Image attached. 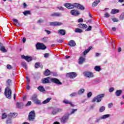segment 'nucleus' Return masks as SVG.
Returning a JSON list of instances; mask_svg holds the SVG:
<instances>
[{
    "instance_id": "f257e3e1",
    "label": "nucleus",
    "mask_w": 124,
    "mask_h": 124,
    "mask_svg": "<svg viewBox=\"0 0 124 124\" xmlns=\"http://www.w3.org/2000/svg\"><path fill=\"white\" fill-rule=\"evenodd\" d=\"M64 6L68 9H74V8H77V9H80V10H85V7L83 5L77 3H74L73 4L71 3H66L64 5Z\"/></svg>"
},
{
    "instance_id": "f03ea898",
    "label": "nucleus",
    "mask_w": 124,
    "mask_h": 124,
    "mask_svg": "<svg viewBox=\"0 0 124 124\" xmlns=\"http://www.w3.org/2000/svg\"><path fill=\"white\" fill-rule=\"evenodd\" d=\"M18 114L15 113H10L9 114L7 115L5 113H3L2 114V120H4V119H10V118H16Z\"/></svg>"
},
{
    "instance_id": "7ed1b4c3",
    "label": "nucleus",
    "mask_w": 124,
    "mask_h": 124,
    "mask_svg": "<svg viewBox=\"0 0 124 124\" xmlns=\"http://www.w3.org/2000/svg\"><path fill=\"white\" fill-rule=\"evenodd\" d=\"M4 93L6 98H8V99H11L12 91H11V89L8 87V86L5 89Z\"/></svg>"
},
{
    "instance_id": "20e7f679",
    "label": "nucleus",
    "mask_w": 124,
    "mask_h": 124,
    "mask_svg": "<svg viewBox=\"0 0 124 124\" xmlns=\"http://www.w3.org/2000/svg\"><path fill=\"white\" fill-rule=\"evenodd\" d=\"M104 94H100L95 97L92 101V102H95V101L98 103L102 100V98L104 97Z\"/></svg>"
},
{
    "instance_id": "39448f33",
    "label": "nucleus",
    "mask_w": 124,
    "mask_h": 124,
    "mask_svg": "<svg viewBox=\"0 0 124 124\" xmlns=\"http://www.w3.org/2000/svg\"><path fill=\"white\" fill-rule=\"evenodd\" d=\"M36 48L37 50H45L46 47L42 43H37L36 45Z\"/></svg>"
},
{
    "instance_id": "423d86ee",
    "label": "nucleus",
    "mask_w": 124,
    "mask_h": 124,
    "mask_svg": "<svg viewBox=\"0 0 124 124\" xmlns=\"http://www.w3.org/2000/svg\"><path fill=\"white\" fill-rule=\"evenodd\" d=\"M28 118L29 121H34V119H35V112L34 110H32L29 113Z\"/></svg>"
},
{
    "instance_id": "0eeeda50",
    "label": "nucleus",
    "mask_w": 124,
    "mask_h": 124,
    "mask_svg": "<svg viewBox=\"0 0 124 124\" xmlns=\"http://www.w3.org/2000/svg\"><path fill=\"white\" fill-rule=\"evenodd\" d=\"M77 73L76 72L68 73L66 74V77H68V78H70L71 79H74V78H76V77H77Z\"/></svg>"
},
{
    "instance_id": "6e6552de",
    "label": "nucleus",
    "mask_w": 124,
    "mask_h": 124,
    "mask_svg": "<svg viewBox=\"0 0 124 124\" xmlns=\"http://www.w3.org/2000/svg\"><path fill=\"white\" fill-rule=\"evenodd\" d=\"M69 114H65L63 116L61 119V122L62 124H65L67 121H68V119H69Z\"/></svg>"
},
{
    "instance_id": "1a4fd4ad",
    "label": "nucleus",
    "mask_w": 124,
    "mask_h": 124,
    "mask_svg": "<svg viewBox=\"0 0 124 124\" xmlns=\"http://www.w3.org/2000/svg\"><path fill=\"white\" fill-rule=\"evenodd\" d=\"M83 75L87 78H93L94 77L93 74L91 72L85 71L83 73Z\"/></svg>"
},
{
    "instance_id": "9d476101",
    "label": "nucleus",
    "mask_w": 124,
    "mask_h": 124,
    "mask_svg": "<svg viewBox=\"0 0 124 124\" xmlns=\"http://www.w3.org/2000/svg\"><path fill=\"white\" fill-rule=\"evenodd\" d=\"M50 81L52 83H54L55 84H57V85H62V83L60 81V80L57 78H50Z\"/></svg>"
},
{
    "instance_id": "9b49d317",
    "label": "nucleus",
    "mask_w": 124,
    "mask_h": 124,
    "mask_svg": "<svg viewBox=\"0 0 124 124\" xmlns=\"http://www.w3.org/2000/svg\"><path fill=\"white\" fill-rule=\"evenodd\" d=\"M61 112H62V108H54L52 110L51 114L52 115H57L58 113H61Z\"/></svg>"
},
{
    "instance_id": "f8f14e48",
    "label": "nucleus",
    "mask_w": 124,
    "mask_h": 124,
    "mask_svg": "<svg viewBox=\"0 0 124 124\" xmlns=\"http://www.w3.org/2000/svg\"><path fill=\"white\" fill-rule=\"evenodd\" d=\"M50 26H53V27H56L57 26H62V23L55 21V22H50L49 23Z\"/></svg>"
},
{
    "instance_id": "ddd939ff",
    "label": "nucleus",
    "mask_w": 124,
    "mask_h": 124,
    "mask_svg": "<svg viewBox=\"0 0 124 124\" xmlns=\"http://www.w3.org/2000/svg\"><path fill=\"white\" fill-rule=\"evenodd\" d=\"M21 58L23 60H25V61H26V62H31V61H32V58H31V57L22 55L21 56Z\"/></svg>"
},
{
    "instance_id": "4468645a",
    "label": "nucleus",
    "mask_w": 124,
    "mask_h": 124,
    "mask_svg": "<svg viewBox=\"0 0 124 124\" xmlns=\"http://www.w3.org/2000/svg\"><path fill=\"white\" fill-rule=\"evenodd\" d=\"M50 77H47L46 78H43L42 80V82L43 84H49L50 83Z\"/></svg>"
},
{
    "instance_id": "2eb2a0df",
    "label": "nucleus",
    "mask_w": 124,
    "mask_h": 124,
    "mask_svg": "<svg viewBox=\"0 0 124 124\" xmlns=\"http://www.w3.org/2000/svg\"><path fill=\"white\" fill-rule=\"evenodd\" d=\"M51 17H62V13H53L50 15Z\"/></svg>"
},
{
    "instance_id": "dca6fc26",
    "label": "nucleus",
    "mask_w": 124,
    "mask_h": 124,
    "mask_svg": "<svg viewBox=\"0 0 124 124\" xmlns=\"http://www.w3.org/2000/svg\"><path fill=\"white\" fill-rule=\"evenodd\" d=\"M68 45H69V46H70L71 47H74V46H76V43H75V41H74V40H71L69 42Z\"/></svg>"
},
{
    "instance_id": "f3484780",
    "label": "nucleus",
    "mask_w": 124,
    "mask_h": 124,
    "mask_svg": "<svg viewBox=\"0 0 124 124\" xmlns=\"http://www.w3.org/2000/svg\"><path fill=\"white\" fill-rule=\"evenodd\" d=\"M70 13L71 15H74V16H77V15H79L80 14V13H79V12L77 11L76 10H71Z\"/></svg>"
},
{
    "instance_id": "a211bd4d",
    "label": "nucleus",
    "mask_w": 124,
    "mask_h": 124,
    "mask_svg": "<svg viewBox=\"0 0 124 124\" xmlns=\"http://www.w3.org/2000/svg\"><path fill=\"white\" fill-rule=\"evenodd\" d=\"M78 27L79 29H87V28H88V25H87V24L79 23L78 25Z\"/></svg>"
},
{
    "instance_id": "6ab92c4d",
    "label": "nucleus",
    "mask_w": 124,
    "mask_h": 124,
    "mask_svg": "<svg viewBox=\"0 0 124 124\" xmlns=\"http://www.w3.org/2000/svg\"><path fill=\"white\" fill-rule=\"evenodd\" d=\"M63 103H64L65 104H69L70 105V106H71L72 107H74V104H73L72 103V102H71V101H69L67 100H65L64 101H63Z\"/></svg>"
},
{
    "instance_id": "aec40b11",
    "label": "nucleus",
    "mask_w": 124,
    "mask_h": 124,
    "mask_svg": "<svg viewBox=\"0 0 124 124\" xmlns=\"http://www.w3.org/2000/svg\"><path fill=\"white\" fill-rule=\"evenodd\" d=\"M58 32L59 34L61 35H65V30L63 29H61L58 31Z\"/></svg>"
},
{
    "instance_id": "412c9836",
    "label": "nucleus",
    "mask_w": 124,
    "mask_h": 124,
    "mask_svg": "<svg viewBox=\"0 0 124 124\" xmlns=\"http://www.w3.org/2000/svg\"><path fill=\"white\" fill-rule=\"evenodd\" d=\"M86 59H85V58L83 57H80L79 59H78V64H82V63L84 62V61Z\"/></svg>"
},
{
    "instance_id": "4be33fe9",
    "label": "nucleus",
    "mask_w": 124,
    "mask_h": 124,
    "mask_svg": "<svg viewBox=\"0 0 124 124\" xmlns=\"http://www.w3.org/2000/svg\"><path fill=\"white\" fill-rule=\"evenodd\" d=\"M100 2V0H95L92 4L93 7H95V6H97L98 3Z\"/></svg>"
},
{
    "instance_id": "5701e85b",
    "label": "nucleus",
    "mask_w": 124,
    "mask_h": 124,
    "mask_svg": "<svg viewBox=\"0 0 124 124\" xmlns=\"http://www.w3.org/2000/svg\"><path fill=\"white\" fill-rule=\"evenodd\" d=\"M38 99L37 94L35 93L33 94L31 97V100L33 101V102H35Z\"/></svg>"
},
{
    "instance_id": "b1692460",
    "label": "nucleus",
    "mask_w": 124,
    "mask_h": 124,
    "mask_svg": "<svg viewBox=\"0 0 124 124\" xmlns=\"http://www.w3.org/2000/svg\"><path fill=\"white\" fill-rule=\"evenodd\" d=\"M123 93L122 90H117L115 92V95L116 96H121V94Z\"/></svg>"
},
{
    "instance_id": "393cba45",
    "label": "nucleus",
    "mask_w": 124,
    "mask_h": 124,
    "mask_svg": "<svg viewBox=\"0 0 124 124\" xmlns=\"http://www.w3.org/2000/svg\"><path fill=\"white\" fill-rule=\"evenodd\" d=\"M50 100H52L51 97H49L46 99V100H44L42 102V104H47V103H48V102H50Z\"/></svg>"
},
{
    "instance_id": "a878e982",
    "label": "nucleus",
    "mask_w": 124,
    "mask_h": 124,
    "mask_svg": "<svg viewBox=\"0 0 124 124\" xmlns=\"http://www.w3.org/2000/svg\"><path fill=\"white\" fill-rule=\"evenodd\" d=\"M37 89L38 91H39L41 93H44V92H45V88H44V87L42 86H39V87H38Z\"/></svg>"
},
{
    "instance_id": "bb28decb",
    "label": "nucleus",
    "mask_w": 124,
    "mask_h": 124,
    "mask_svg": "<svg viewBox=\"0 0 124 124\" xmlns=\"http://www.w3.org/2000/svg\"><path fill=\"white\" fill-rule=\"evenodd\" d=\"M92 48H93V46H90L87 49H86L84 52H83V55L84 56H86L88 54L90 51L92 49Z\"/></svg>"
},
{
    "instance_id": "cd10ccee",
    "label": "nucleus",
    "mask_w": 124,
    "mask_h": 124,
    "mask_svg": "<svg viewBox=\"0 0 124 124\" xmlns=\"http://www.w3.org/2000/svg\"><path fill=\"white\" fill-rule=\"evenodd\" d=\"M44 75H45V76H49V75H51L50 70L49 69L46 70L44 73Z\"/></svg>"
},
{
    "instance_id": "c85d7f7f",
    "label": "nucleus",
    "mask_w": 124,
    "mask_h": 124,
    "mask_svg": "<svg viewBox=\"0 0 124 124\" xmlns=\"http://www.w3.org/2000/svg\"><path fill=\"white\" fill-rule=\"evenodd\" d=\"M85 93V89H80L78 92V95H81L82 93Z\"/></svg>"
},
{
    "instance_id": "c756f323",
    "label": "nucleus",
    "mask_w": 124,
    "mask_h": 124,
    "mask_svg": "<svg viewBox=\"0 0 124 124\" xmlns=\"http://www.w3.org/2000/svg\"><path fill=\"white\" fill-rule=\"evenodd\" d=\"M13 22L16 23V27H21V24H20V23H19V22H18V20L17 19L13 18Z\"/></svg>"
},
{
    "instance_id": "7c9ffc66",
    "label": "nucleus",
    "mask_w": 124,
    "mask_h": 124,
    "mask_svg": "<svg viewBox=\"0 0 124 124\" xmlns=\"http://www.w3.org/2000/svg\"><path fill=\"white\" fill-rule=\"evenodd\" d=\"M24 106V104L22 102H17L16 103L17 108H22Z\"/></svg>"
},
{
    "instance_id": "2f4dec72",
    "label": "nucleus",
    "mask_w": 124,
    "mask_h": 124,
    "mask_svg": "<svg viewBox=\"0 0 124 124\" xmlns=\"http://www.w3.org/2000/svg\"><path fill=\"white\" fill-rule=\"evenodd\" d=\"M119 12H120V10L118 9H114L111 10V14H116V13H119Z\"/></svg>"
},
{
    "instance_id": "473e14b6",
    "label": "nucleus",
    "mask_w": 124,
    "mask_h": 124,
    "mask_svg": "<svg viewBox=\"0 0 124 124\" xmlns=\"http://www.w3.org/2000/svg\"><path fill=\"white\" fill-rule=\"evenodd\" d=\"M110 117V114H105L101 117L102 120H105L108 119Z\"/></svg>"
},
{
    "instance_id": "72a5a7b5",
    "label": "nucleus",
    "mask_w": 124,
    "mask_h": 124,
    "mask_svg": "<svg viewBox=\"0 0 124 124\" xmlns=\"http://www.w3.org/2000/svg\"><path fill=\"white\" fill-rule=\"evenodd\" d=\"M15 118H7L6 124H12V120L11 119H14Z\"/></svg>"
},
{
    "instance_id": "f704fd0d",
    "label": "nucleus",
    "mask_w": 124,
    "mask_h": 124,
    "mask_svg": "<svg viewBox=\"0 0 124 124\" xmlns=\"http://www.w3.org/2000/svg\"><path fill=\"white\" fill-rule=\"evenodd\" d=\"M36 105H41V101L39 100V99L36 100L34 102H33Z\"/></svg>"
},
{
    "instance_id": "c9c22d12",
    "label": "nucleus",
    "mask_w": 124,
    "mask_h": 124,
    "mask_svg": "<svg viewBox=\"0 0 124 124\" xmlns=\"http://www.w3.org/2000/svg\"><path fill=\"white\" fill-rule=\"evenodd\" d=\"M75 32L78 33H82V32H83V30L81 29H80L79 28H76L75 29Z\"/></svg>"
},
{
    "instance_id": "e433bc0d",
    "label": "nucleus",
    "mask_w": 124,
    "mask_h": 124,
    "mask_svg": "<svg viewBox=\"0 0 124 124\" xmlns=\"http://www.w3.org/2000/svg\"><path fill=\"white\" fill-rule=\"evenodd\" d=\"M94 69L95 71H97L98 72H99L101 70V68L99 66H95Z\"/></svg>"
},
{
    "instance_id": "4c0bfd02",
    "label": "nucleus",
    "mask_w": 124,
    "mask_h": 124,
    "mask_svg": "<svg viewBox=\"0 0 124 124\" xmlns=\"http://www.w3.org/2000/svg\"><path fill=\"white\" fill-rule=\"evenodd\" d=\"M105 110V107L102 106L99 108V112H100V113H102V112H104Z\"/></svg>"
},
{
    "instance_id": "58836bf2",
    "label": "nucleus",
    "mask_w": 124,
    "mask_h": 124,
    "mask_svg": "<svg viewBox=\"0 0 124 124\" xmlns=\"http://www.w3.org/2000/svg\"><path fill=\"white\" fill-rule=\"evenodd\" d=\"M0 50L1 51H2V52H3V53H6V52H7V50H6V49H5V48L3 46H1L0 47Z\"/></svg>"
},
{
    "instance_id": "ea45409f",
    "label": "nucleus",
    "mask_w": 124,
    "mask_h": 124,
    "mask_svg": "<svg viewBox=\"0 0 124 124\" xmlns=\"http://www.w3.org/2000/svg\"><path fill=\"white\" fill-rule=\"evenodd\" d=\"M23 14H24V15H25V16H27V15H29L31 14V11H25L23 12Z\"/></svg>"
},
{
    "instance_id": "a19ab883",
    "label": "nucleus",
    "mask_w": 124,
    "mask_h": 124,
    "mask_svg": "<svg viewBox=\"0 0 124 124\" xmlns=\"http://www.w3.org/2000/svg\"><path fill=\"white\" fill-rule=\"evenodd\" d=\"M120 20H121L123 21V20H124V13H122L121 15H120L119 17Z\"/></svg>"
},
{
    "instance_id": "79ce46f5",
    "label": "nucleus",
    "mask_w": 124,
    "mask_h": 124,
    "mask_svg": "<svg viewBox=\"0 0 124 124\" xmlns=\"http://www.w3.org/2000/svg\"><path fill=\"white\" fill-rule=\"evenodd\" d=\"M77 95H78V93L76 92L70 94V96H71V97H73V96H77Z\"/></svg>"
},
{
    "instance_id": "37998d69",
    "label": "nucleus",
    "mask_w": 124,
    "mask_h": 124,
    "mask_svg": "<svg viewBox=\"0 0 124 124\" xmlns=\"http://www.w3.org/2000/svg\"><path fill=\"white\" fill-rule=\"evenodd\" d=\"M21 65L23 67H25V69H27V63L26 62H21Z\"/></svg>"
},
{
    "instance_id": "c03bdc74",
    "label": "nucleus",
    "mask_w": 124,
    "mask_h": 124,
    "mask_svg": "<svg viewBox=\"0 0 124 124\" xmlns=\"http://www.w3.org/2000/svg\"><path fill=\"white\" fill-rule=\"evenodd\" d=\"M7 85L8 87H9L11 85V80L10 79H8L7 81Z\"/></svg>"
},
{
    "instance_id": "a18cd8bd",
    "label": "nucleus",
    "mask_w": 124,
    "mask_h": 124,
    "mask_svg": "<svg viewBox=\"0 0 124 124\" xmlns=\"http://www.w3.org/2000/svg\"><path fill=\"white\" fill-rule=\"evenodd\" d=\"M92 95H93V93H92V92H89L87 93V97H88V98L91 97Z\"/></svg>"
},
{
    "instance_id": "49530a36",
    "label": "nucleus",
    "mask_w": 124,
    "mask_h": 124,
    "mask_svg": "<svg viewBox=\"0 0 124 124\" xmlns=\"http://www.w3.org/2000/svg\"><path fill=\"white\" fill-rule=\"evenodd\" d=\"M92 26H89L88 28L86 30H85V31H92Z\"/></svg>"
},
{
    "instance_id": "de8ad7c7",
    "label": "nucleus",
    "mask_w": 124,
    "mask_h": 124,
    "mask_svg": "<svg viewBox=\"0 0 124 124\" xmlns=\"http://www.w3.org/2000/svg\"><path fill=\"white\" fill-rule=\"evenodd\" d=\"M31 101H28L25 106L27 107L28 106H31Z\"/></svg>"
},
{
    "instance_id": "09e8293b",
    "label": "nucleus",
    "mask_w": 124,
    "mask_h": 124,
    "mask_svg": "<svg viewBox=\"0 0 124 124\" xmlns=\"http://www.w3.org/2000/svg\"><path fill=\"white\" fill-rule=\"evenodd\" d=\"M114 91H115V89L113 87H111L109 89V93H113Z\"/></svg>"
},
{
    "instance_id": "8fccbe9b",
    "label": "nucleus",
    "mask_w": 124,
    "mask_h": 124,
    "mask_svg": "<svg viewBox=\"0 0 124 124\" xmlns=\"http://www.w3.org/2000/svg\"><path fill=\"white\" fill-rule=\"evenodd\" d=\"M77 111V109H73L71 112V115L74 114L75 112H76Z\"/></svg>"
},
{
    "instance_id": "3c124183",
    "label": "nucleus",
    "mask_w": 124,
    "mask_h": 124,
    "mask_svg": "<svg viewBox=\"0 0 124 124\" xmlns=\"http://www.w3.org/2000/svg\"><path fill=\"white\" fill-rule=\"evenodd\" d=\"M48 39L47 37H46V38H43L42 39V41H43L44 42H47V40Z\"/></svg>"
},
{
    "instance_id": "603ef678",
    "label": "nucleus",
    "mask_w": 124,
    "mask_h": 124,
    "mask_svg": "<svg viewBox=\"0 0 124 124\" xmlns=\"http://www.w3.org/2000/svg\"><path fill=\"white\" fill-rule=\"evenodd\" d=\"M105 17H106V18H109V17H110V15H109V14L108 13H106L105 14Z\"/></svg>"
},
{
    "instance_id": "864d4df0",
    "label": "nucleus",
    "mask_w": 124,
    "mask_h": 124,
    "mask_svg": "<svg viewBox=\"0 0 124 124\" xmlns=\"http://www.w3.org/2000/svg\"><path fill=\"white\" fill-rule=\"evenodd\" d=\"M49 56H50V54L49 53H45V54H44L45 58H48Z\"/></svg>"
},
{
    "instance_id": "5fc2aeb1",
    "label": "nucleus",
    "mask_w": 124,
    "mask_h": 124,
    "mask_svg": "<svg viewBox=\"0 0 124 124\" xmlns=\"http://www.w3.org/2000/svg\"><path fill=\"white\" fill-rule=\"evenodd\" d=\"M45 31L46 32L47 34H51V31H48V30H45Z\"/></svg>"
},
{
    "instance_id": "6e6d98bb",
    "label": "nucleus",
    "mask_w": 124,
    "mask_h": 124,
    "mask_svg": "<svg viewBox=\"0 0 124 124\" xmlns=\"http://www.w3.org/2000/svg\"><path fill=\"white\" fill-rule=\"evenodd\" d=\"M58 9H59V10H62V11H63L64 10L63 7H58Z\"/></svg>"
},
{
    "instance_id": "4d7b16f0",
    "label": "nucleus",
    "mask_w": 124,
    "mask_h": 124,
    "mask_svg": "<svg viewBox=\"0 0 124 124\" xmlns=\"http://www.w3.org/2000/svg\"><path fill=\"white\" fill-rule=\"evenodd\" d=\"M100 120H102L101 117H100L99 118H97L95 121V123H99V122L100 121Z\"/></svg>"
},
{
    "instance_id": "13d9d810",
    "label": "nucleus",
    "mask_w": 124,
    "mask_h": 124,
    "mask_svg": "<svg viewBox=\"0 0 124 124\" xmlns=\"http://www.w3.org/2000/svg\"><path fill=\"white\" fill-rule=\"evenodd\" d=\"M35 67L36 68H38L39 67V64H38V63H35Z\"/></svg>"
},
{
    "instance_id": "bf43d9fd",
    "label": "nucleus",
    "mask_w": 124,
    "mask_h": 124,
    "mask_svg": "<svg viewBox=\"0 0 124 124\" xmlns=\"http://www.w3.org/2000/svg\"><path fill=\"white\" fill-rule=\"evenodd\" d=\"M26 78L27 79V83L28 84H29L30 82V78H29V77H26Z\"/></svg>"
},
{
    "instance_id": "052dcab7",
    "label": "nucleus",
    "mask_w": 124,
    "mask_h": 124,
    "mask_svg": "<svg viewBox=\"0 0 124 124\" xmlns=\"http://www.w3.org/2000/svg\"><path fill=\"white\" fill-rule=\"evenodd\" d=\"M83 18H79L78 20V23H83Z\"/></svg>"
},
{
    "instance_id": "680f3d73",
    "label": "nucleus",
    "mask_w": 124,
    "mask_h": 124,
    "mask_svg": "<svg viewBox=\"0 0 124 124\" xmlns=\"http://www.w3.org/2000/svg\"><path fill=\"white\" fill-rule=\"evenodd\" d=\"M112 106H113V103H110L108 104V108H111L112 107Z\"/></svg>"
},
{
    "instance_id": "e2e57ef3",
    "label": "nucleus",
    "mask_w": 124,
    "mask_h": 124,
    "mask_svg": "<svg viewBox=\"0 0 124 124\" xmlns=\"http://www.w3.org/2000/svg\"><path fill=\"white\" fill-rule=\"evenodd\" d=\"M7 68L8 69H11V68H12V66H11V65L8 64L7 65Z\"/></svg>"
},
{
    "instance_id": "0e129e2a",
    "label": "nucleus",
    "mask_w": 124,
    "mask_h": 124,
    "mask_svg": "<svg viewBox=\"0 0 124 124\" xmlns=\"http://www.w3.org/2000/svg\"><path fill=\"white\" fill-rule=\"evenodd\" d=\"M113 22H119V20L117 18H113L112 19Z\"/></svg>"
},
{
    "instance_id": "69168bd1",
    "label": "nucleus",
    "mask_w": 124,
    "mask_h": 124,
    "mask_svg": "<svg viewBox=\"0 0 124 124\" xmlns=\"http://www.w3.org/2000/svg\"><path fill=\"white\" fill-rule=\"evenodd\" d=\"M27 39H26V37H24L22 39V42H23V43H25V42H26V40Z\"/></svg>"
},
{
    "instance_id": "338daca9",
    "label": "nucleus",
    "mask_w": 124,
    "mask_h": 124,
    "mask_svg": "<svg viewBox=\"0 0 124 124\" xmlns=\"http://www.w3.org/2000/svg\"><path fill=\"white\" fill-rule=\"evenodd\" d=\"M38 23H43V20L40 19V20H38Z\"/></svg>"
},
{
    "instance_id": "774afa93",
    "label": "nucleus",
    "mask_w": 124,
    "mask_h": 124,
    "mask_svg": "<svg viewBox=\"0 0 124 124\" xmlns=\"http://www.w3.org/2000/svg\"><path fill=\"white\" fill-rule=\"evenodd\" d=\"M23 7L24 8H26V7H27V3H23Z\"/></svg>"
}]
</instances>
